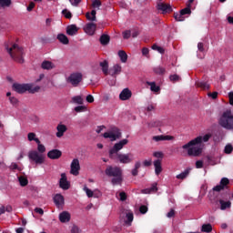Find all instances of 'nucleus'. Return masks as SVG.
<instances>
[{
    "instance_id": "54",
    "label": "nucleus",
    "mask_w": 233,
    "mask_h": 233,
    "mask_svg": "<svg viewBox=\"0 0 233 233\" xmlns=\"http://www.w3.org/2000/svg\"><path fill=\"white\" fill-rule=\"evenodd\" d=\"M93 8H97L99 10V6H101V2L99 0H94L92 3Z\"/></svg>"
},
{
    "instance_id": "10",
    "label": "nucleus",
    "mask_w": 233,
    "mask_h": 233,
    "mask_svg": "<svg viewBox=\"0 0 233 233\" xmlns=\"http://www.w3.org/2000/svg\"><path fill=\"white\" fill-rule=\"evenodd\" d=\"M79 170H81L79 159L74 158L71 162L70 174H72V176H79Z\"/></svg>"
},
{
    "instance_id": "52",
    "label": "nucleus",
    "mask_w": 233,
    "mask_h": 233,
    "mask_svg": "<svg viewBox=\"0 0 233 233\" xmlns=\"http://www.w3.org/2000/svg\"><path fill=\"white\" fill-rule=\"evenodd\" d=\"M10 170H19L21 171V167H19V166L17 165V163L13 162L10 167H9Z\"/></svg>"
},
{
    "instance_id": "24",
    "label": "nucleus",
    "mask_w": 233,
    "mask_h": 233,
    "mask_svg": "<svg viewBox=\"0 0 233 233\" xmlns=\"http://www.w3.org/2000/svg\"><path fill=\"white\" fill-rule=\"evenodd\" d=\"M132 221H134V213H132V211H128L126 213L125 225L132 227Z\"/></svg>"
},
{
    "instance_id": "33",
    "label": "nucleus",
    "mask_w": 233,
    "mask_h": 233,
    "mask_svg": "<svg viewBox=\"0 0 233 233\" xmlns=\"http://www.w3.org/2000/svg\"><path fill=\"white\" fill-rule=\"evenodd\" d=\"M157 191V183H153L151 185V187L144 189V194H152V192Z\"/></svg>"
},
{
    "instance_id": "3",
    "label": "nucleus",
    "mask_w": 233,
    "mask_h": 233,
    "mask_svg": "<svg viewBox=\"0 0 233 233\" xmlns=\"http://www.w3.org/2000/svg\"><path fill=\"white\" fill-rule=\"evenodd\" d=\"M5 47L6 52L9 54L10 57L14 59L16 63H20L23 65L25 63V52L23 51V47H19L17 44L14 42L8 41L5 44Z\"/></svg>"
},
{
    "instance_id": "40",
    "label": "nucleus",
    "mask_w": 233,
    "mask_h": 233,
    "mask_svg": "<svg viewBox=\"0 0 233 233\" xmlns=\"http://www.w3.org/2000/svg\"><path fill=\"white\" fill-rule=\"evenodd\" d=\"M35 133L31 132L27 134V139L28 141H35L36 143H39V138L35 137Z\"/></svg>"
},
{
    "instance_id": "16",
    "label": "nucleus",
    "mask_w": 233,
    "mask_h": 233,
    "mask_svg": "<svg viewBox=\"0 0 233 233\" xmlns=\"http://www.w3.org/2000/svg\"><path fill=\"white\" fill-rule=\"evenodd\" d=\"M130 97H132V91L128 88L123 89L119 95V99L121 101H128Z\"/></svg>"
},
{
    "instance_id": "38",
    "label": "nucleus",
    "mask_w": 233,
    "mask_h": 233,
    "mask_svg": "<svg viewBox=\"0 0 233 233\" xmlns=\"http://www.w3.org/2000/svg\"><path fill=\"white\" fill-rule=\"evenodd\" d=\"M37 144V153L38 154H45L46 152V147H45V145L41 144V140H39V143Z\"/></svg>"
},
{
    "instance_id": "61",
    "label": "nucleus",
    "mask_w": 233,
    "mask_h": 233,
    "mask_svg": "<svg viewBox=\"0 0 233 233\" xmlns=\"http://www.w3.org/2000/svg\"><path fill=\"white\" fill-rule=\"evenodd\" d=\"M86 101L87 103H94V96L88 95V96L86 97Z\"/></svg>"
},
{
    "instance_id": "35",
    "label": "nucleus",
    "mask_w": 233,
    "mask_h": 233,
    "mask_svg": "<svg viewBox=\"0 0 233 233\" xmlns=\"http://www.w3.org/2000/svg\"><path fill=\"white\" fill-rule=\"evenodd\" d=\"M41 66L44 70H52V68H54V64L50 61H44Z\"/></svg>"
},
{
    "instance_id": "45",
    "label": "nucleus",
    "mask_w": 233,
    "mask_h": 233,
    "mask_svg": "<svg viewBox=\"0 0 233 233\" xmlns=\"http://www.w3.org/2000/svg\"><path fill=\"white\" fill-rule=\"evenodd\" d=\"M62 14L64 15L66 19H72V13L70 11H68V9H64L62 11Z\"/></svg>"
},
{
    "instance_id": "51",
    "label": "nucleus",
    "mask_w": 233,
    "mask_h": 233,
    "mask_svg": "<svg viewBox=\"0 0 233 233\" xmlns=\"http://www.w3.org/2000/svg\"><path fill=\"white\" fill-rule=\"evenodd\" d=\"M154 157H157V159H163L165 155L161 151H156L153 153Z\"/></svg>"
},
{
    "instance_id": "57",
    "label": "nucleus",
    "mask_w": 233,
    "mask_h": 233,
    "mask_svg": "<svg viewBox=\"0 0 233 233\" xmlns=\"http://www.w3.org/2000/svg\"><path fill=\"white\" fill-rule=\"evenodd\" d=\"M119 198L121 201H127V193H125V191H122L119 193Z\"/></svg>"
},
{
    "instance_id": "49",
    "label": "nucleus",
    "mask_w": 233,
    "mask_h": 233,
    "mask_svg": "<svg viewBox=\"0 0 233 233\" xmlns=\"http://www.w3.org/2000/svg\"><path fill=\"white\" fill-rule=\"evenodd\" d=\"M75 112H77V113L86 112V107L85 106H77L75 107Z\"/></svg>"
},
{
    "instance_id": "20",
    "label": "nucleus",
    "mask_w": 233,
    "mask_h": 233,
    "mask_svg": "<svg viewBox=\"0 0 233 233\" xmlns=\"http://www.w3.org/2000/svg\"><path fill=\"white\" fill-rule=\"evenodd\" d=\"M79 32V27L76 25H70L66 26V34L67 35H76Z\"/></svg>"
},
{
    "instance_id": "15",
    "label": "nucleus",
    "mask_w": 233,
    "mask_h": 233,
    "mask_svg": "<svg viewBox=\"0 0 233 233\" xmlns=\"http://www.w3.org/2000/svg\"><path fill=\"white\" fill-rule=\"evenodd\" d=\"M63 156V152L59 149H52L47 153V157L49 159H59Z\"/></svg>"
},
{
    "instance_id": "22",
    "label": "nucleus",
    "mask_w": 233,
    "mask_h": 233,
    "mask_svg": "<svg viewBox=\"0 0 233 233\" xmlns=\"http://www.w3.org/2000/svg\"><path fill=\"white\" fill-rule=\"evenodd\" d=\"M171 139H174V137L165 135H158L153 137V141H156L157 143L159 141H171Z\"/></svg>"
},
{
    "instance_id": "32",
    "label": "nucleus",
    "mask_w": 233,
    "mask_h": 233,
    "mask_svg": "<svg viewBox=\"0 0 233 233\" xmlns=\"http://www.w3.org/2000/svg\"><path fill=\"white\" fill-rule=\"evenodd\" d=\"M100 66L102 68V72L105 74V76H108V61L105 60L103 62H100Z\"/></svg>"
},
{
    "instance_id": "31",
    "label": "nucleus",
    "mask_w": 233,
    "mask_h": 233,
    "mask_svg": "<svg viewBox=\"0 0 233 233\" xmlns=\"http://www.w3.org/2000/svg\"><path fill=\"white\" fill-rule=\"evenodd\" d=\"M153 71L157 76H164V74H166V72H167V69L165 67L161 66H157L153 68Z\"/></svg>"
},
{
    "instance_id": "48",
    "label": "nucleus",
    "mask_w": 233,
    "mask_h": 233,
    "mask_svg": "<svg viewBox=\"0 0 233 233\" xmlns=\"http://www.w3.org/2000/svg\"><path fill=\"white\" fill-rule=\"evenodd\" d=\"M233 151V147L230 144H228L225 148H224V152L225 154H232Z\"/></svg>"
},
{
    "instance_id": "25",
    "label": "nucleus",
    "mask_w": 233,
    "mask_h": 233,
    "mask_svg": "<svg viewBox=\"0 0 233 233\" xmlns=\"http://www.w3.org/2000/svg\"><path fill=\"white\" fill-rule=\"evenodd\" d=\"M218 203L220 204V210H227V208H230V207H232V202H230V200L225 201L223 199H219Z\"/></svg>"
},
{
    "instance_id": "27",
    "label": "nucleus",
    "mask_w": 233,
    "mask_h": 233,
    "mask_svg": "<svg viewBox=\"0 0 233 233\" xmlns=\"http://www.w3.org/2000/svg\"><path fill=\"white\" fill-rule=\"evenodd\" d=\"M96 14H97V11H96L95 9H93L91 11V13L87 12L86 14V17L87 21H97V17L96 16Z\"/></svg>"
},
{
    "instance_id": "13",
    "label": "nucleus",
    "mask_w": 233,
    "mask_h": 233,
    "mask_svg": "<svg viewBox=\"0 0 233 233\" xmlns=\"http://www.w3.org/2000/svg\"><path fill=\"white\" fill-rule=\"evenodd\" d=\"M54 203L57 208L63 209V207H65V197L61 194H56L54 197Z\"/></svg>"
},
{
    "instance_id": "12",
    "label": "nucleus",
    "mask_w": 233,
    "mask_h": 233,
    "mask_svg": "<svg viewBox=\"0 0 233 233\" xmlns=\"http://www.w3.org/2000/svg\"><path fill=\"white\" fill-rule=\"evenodd\" d=\"M229 184H230V180H228V178L227 177H223L220 180V184L213 187V191L221 192V190H225V187H227V185H229Z\"/></svg>"
},
{
    "instance_id": "46",
    "label": "nucleus",
    "mask_w": 233,
    "mask_h": 233,
    "mask_svg": "<svg viewBox=\"0 0 233 233\" xmlns=\"http://www.w3.org/2000/svg\"><path fill=\"white\" fill-rule=\"evenodd\" d=\"M84 190L86 191L87 198H94V191L86 187V186L84 187Z\"/></svg>"
},
{
    "instance_id": "11",
    "label": "nucleus",
    "mask_w": 233,
    "mask_h": 233,
    "mask_svg": "<svg viewBox=\"0 0 233 233\" xmlns=\"http://www.w3.org/2000/svg\"><path fill=\"white\" fill-rule=\"evenodd\" d=\"M59 187L62 188V190H68L70 188V182L68 181V178L66 177V173L61 174V178L59 180Z\"/></svg>"
},
{
    "instance_id": "50",
    "label": "nucleus",
    "mask_w": 233,
    "mask_h": 233,
    "mask_svg": "<svg viewBox=\"0 0 233 233\" xmlns=\"http://www.w3.org/2000/svg\"><path fill=\"white\" fill-rule=\"evenodd\" d=\"M12 0H0V6H10Z\"/></svg>"
},
{
    "instance_id": "42",
    "label": "nucleus",
    "mask_w": 233,
    "mask_h": 233,
    "mask_svg": "<svg viewBox=\"0 0 233 233\" xmlns=\"http://www.w3.org/2000/svg\"><path fill=\"white\" fill-rule=\"evenodd\" d=\"M18 180L21 187H26V185H28V178L25 177H19Z\"/></svg>"
},
{
    "instance_id": "4",
    "label": "nucleus",
    "mask_w": 233,
    "mask_h": 233,
    "mask_svg": "<svg viewBox=\"0 0 233 233\" xmlns=\"http://www.w3.org/2000/svg\"><path fill=\"white\" fill-rule=\"evenodd\" d=\"M107 177H113L111 179L112 185H122L123 183V170L119 167L107 166L105 170Z\"/></svg>"
},
{
    "instance_id": "2",
    "label": "nucleus",
    "mask_w": 233,
    "mask_h": 233,
    "mask_svg": "<svg viewBox=\"0 0 233 233\" xmlns=\"http://www.w3.org/2000/svg\"><path fill=\"white\" fill-rule=\"evenodd\" d=\"M210 137H212V134H206L204 137H198L195 139H192L187 144L182 146L184 150H187V155L193 157H198V156H201L203 152V148L198 145H201L207 143Z\"/></svg>"
},
{
    "instance_id": "39",
    "label": "nucleus",
    "mask_w": 233,
    "mask_h": 233,
    "mask_svg": "<svg viewBox=\"0 0 233 233\" xmlns=\"http://www.w3.org/2000/svg\"><path fill=\"white\" fill-rule=\"evenodd\" d=\"M211 230H212V225L211 224H204L201 227V232L210 233Z\"/></svg>"
},
{
    "instance_id": "14",
    "label": "nucleus",
    "mask_w": 233,
    "mask_h": 233,
    "mask_svg": "<svg viewBox=\"0 0 233 233\" xmlns=\"http://www.w3.org/2000/svg\"><path fill=\"white\" fill-rule=\"evenodd\" d=\"M58 219L60 223H68L72 219V215L68 211H62L58 216Z\"/></svg>"
},
{
    "instance_id": "43",
    "label": "nucleus",
    "mask_w": 233,
    "mask_h": 233,
    "mask_svg": "<svg viewBox=\"0 0 233 233\" xmlns=\"http://www.w3.org/2000/svg\"><path fill=\"white\" fill-rule=\"evenodd\" d=\"M169 80L172 83H177V81H181V76L178 75H170L169 76Z\"/></svg>"
},
{
    "instance_id": "55",
    "label": "nucleus",
    "mask_w": 233,
    "mask_h": 233,
    "mask_svg": "<svg viewBox=\"0 0 233 233\" xmlns=\"http://www.w3.org/2000/svg\"><path fill=\"white\" fill-rule=\"evenodd\" d=\"M131 35H132V33L130 32V30H127L123 32L124 39H130Z\"/></svg>"
},
{
    "instance_id": "47",
    "label": "nucleus",
    "mask_w": 233,
    "mask_h": 233,
    "mask_svg": "<svg viewBox=\"0 0 233 233\" xmlns=\"http://www.w3.org/2000/svg\"><path fill=\"white\" fill-rule=\"evenodd\" d=\"M174 17L176 19V21H185V16L183 15H181V13H175L174 14Z\"/></svg>"
},
{
    "instance_id": "53",
    "label": "nucleus",
    "mask_w": 233,
    "mask_h": 233,
    "mask_svg": "<svg viewBox=\"0 0 233 233\" xmlns=\"http://www.w3.org/2000/svg\"><path fill=\"white\" fill-rule=\"evenodd\" d=\"M139 212L140 214H147V212H148V207L145 205L140 206Z\"/></svg>"
},
{
    "instance_id": "17",
    "label": "nucleus",
    "mask_w": 233,
    "mask_h": 233,
    "mask_svg": "<svg viewBox=\"0 0 233 233\" xmlns=\"http://www.w3.org/2000/svg\"><path fill=\"white\" fill-rule=\"evenodd\" d=\"M157 10H160L163 12V14H168L169 12H172V6L168 4H165L163 2H159L157 4Z\"/></svg>"
},
{
    "instance_id": "56",
    "label": "nucleus",
    "mask_w": 233,
    "mask_h": 233,
    "mask_svg": "<svg viewBox=\"0 0 233 233\" xmlns=\"http://www.w3.org/2000/svg\"><path fill=\"white\" fill-rule=\"evenodd\" d=\"M9 101L14 106H15V105L19 103V100H17V98H15V96H10Z\"/></svg>"
},
{
    "instance_id": "58",
    "label": "nucleus",
    "mask_w": 233,
    "mask_h": 233,
    "mask_svg": "<svg viewBox=\"0 0 233 233\" xmlns=\"http://www.w3.org/2000/svg\"><path fill=\"white\" fill-rule=\"evenodd\" d=\"M34 8H35V3L30 2L29 5L27 6V12H32V10H34Z\"/></svg>"
},
{
    "instance_id": "60",
    "label": "nucleus",
    "mask_w": 233,
    "mask_h": 233,
    "mask_svg": "<svg viewBox=\"0 0 233 233\" xmlns=\"http://www.w3.org/2000/svg\"><path fill=\"white\" fill-rule=\"evenodd\" d=\"M71 233H79V227H77L76 225H73V227L71 228Z\"/></svg>"
},
{
    "instance_id": "1",
    "label": "nucleus",
    "mask_w": 233,
    "mask_h": 233,
    "mask_svg": "<svg viewBox=\"0 0 233 233\" xmlns=\"http://www.w3.org/2000/svg\"><path fill=\"white\" fill-rule=\"evenodd\" d=\"M125 145H128V139L124 138L116 143L111 149H109V158L116 163H121L122 165H128L134 161V155L132 153H119V150H123Z\"/></svg>"
},
{
    "instance_id": "63",
    "label": "nucleus",
    "mask_w": 233,
    "mask_h": 233,
    "mask_svg": "<svg viewBox=\"0 0 233 233\" xmlns=\"http://www.w3.org/2000/svg\"><path fill=\"white\" fill-rule=\"evenodd\" d=\"M196 168H203V160H198L196 162Z\"/></svg>"
},
{
    "instance_id": "7",
    "label": "nucleus",
    "mask_w": 233,
    "mask_h": 233,
    "mask_svg": "<svg viewBox=\"0 0 233 233\" xmlns=\"http://www.w3.org/2000/svg\"><path fill=\"white\" fill-rule=\"evenodd\" d=\"M103 137L110 139V141H117V139H121V130L116 127H113L109 132L103 134Z\"/></svg>"
},
{
    "instance_id": "9",
    "label": "nucleus",
    "mask_w": 233,
    "mask_h": 233,
    "mask_svg": "<svg viewBox=\"0 0 233 233\" xmlns=\"http://www.w3.org/2000/svg\"><path fill=\"white\" fill-rule=\"evenodd\" d=\"M67 83H70L72 86H79V83L83 81V74L80 72L72 73L66 79Z\"/></svg>"
},
{
    "instance_id": "29",
    "label": "nucleus",
    "mask_w": 233,
    "mask_h": 233,
    "mask_svg": "<svg viewBox=\"0 0 233 233\" xmlns=\"http://www.w3.org/2000/svg\"><path fill=\"white\" fill-rule=\"evenodd\" d=\"M196 86L201 88V90H208L210 88V85L205 81L196 82Z\"/></svg>"
},
{
    "instance_id": "19",
    "label": "nucleus",
    "mask_w": 233,
    "mask_h": 233,
    "mask_svg": "<svg viewBox=\"0 0 233 233\" xmlns=\"http://www.w3.org/2000/svg\"><path fill=\"white\" fill-rule=\"evenodd\" d=\"M96 28H97V25L95 23H88L86 25L85 32L86 34H88V35H94L96 33Z\"/></svg>"
},
{
    "instance_id": "21",
    "label": "nucleus",
    "mask_w": 233,
    "mask_h": 233,
    "mask_svg": "<svg viewBox=\"0 0 233 233\" xmlns=\"http://www.w3.org/2000/svg\"><path fill=\"white\" fill-rule=\"evenodd\" d=\"M56 137H63V136H65V132H66L68 128L63 124H58L56 127Z\"/></svg>"
},
{
    "instance_id": "18",
    "label": "nucleus",
    "mask_w": 233,
    "mask_h": 233,
    "mask_svg": "<svg viewBox=\"0 0 233 233\" xmlns=\"http://www.w3.org/2000/svg\"><path fill=\"white\" fill-rule=\"evenodd\" d=\"M121 65L116 64L115 66H113V67L109 69V76H112V77H116V76H119V74H121Z\"/></svg>"
},
{
    "instance_id": "62",
    "label": "nucleus",
    "mask_w": 233,
    "mask_h": 233,
    "mask_svg": "<svg viewBox=\"0 0 233 233\" xmlns=\"http://www.w3.org/2000/svg\"><path fill=\"white\" fill-rule=\"evenodd\" d=\"M143 166H144V167H151V166H152V159L144 160V161H143Z\"/></svg>"
},
{
    "instance_id": "5",
    "label": "nucleus",
    "mask_w": 233,
    "mask_h": 233,
    "mask_svg": "<svg viewBox=\"0 0 233 233\" xmlns=\"http://www.w3.org/2000/svg\"><path fill=\"white\" fill-rule=\"evenodd\" d=\"M218 124L226 130H233V114L232 111H225L218 120Z\"/></svg>"
},
{
    "instance_id": "59",
    "label": "nucleus",
    "mask_w": 233,
    "mask_h": 233,
    "mask_svg": "<svg viewBox=\"0 0 233 233\" xmlns=\"http://www.w3.org/2000/svg\"><path fill=\"white\" fill-rule=\"evenodd\" d=\"M198 49L199 52H205V46L203 45V43L199 42L198 44Z\"/></svg>"
},
{
    "instance_id": "36",
    "label": "nucleus",
    "mask_w": 233,
    "mask_h": 233,
    "mask_svg": "<svg viewBox=\"0 0 233 233\" xmlns=\"http://www.w3.org/2000/svg\"><path fill=\"white\" fill-rule=\"evenodd\" d=\"M188 174H190V169H186L182 173L177 175V179H186V177H188Z\"/></svg>"
},
{
    "instance_id": "41",
    "label": "nucleus",
    "mask_w": 233,
    "mask_h": 233,
    "mask_svg": "<svg viewBox=\"0 0 233 233\" xmlns=\"http://www.w3.org/2000/svg\"><path fill=\"white\" fill-rule=\"evenodd\" d=\"M72 101L76 105H83V97L81 96H73Z\"/></svg>"
},
{
    "instance_id": "64",
    "label": "nucleus",
    "mask_w": 233,
    "mask_h": 233,
    "mask_svg": "<svg viewBox=\"0 0 233 233\" xmlns=\"http://www.w3.org/2000/svg\"><path fill=\"white\" fill-rule=\"evenodd\" d=\"M229 104L233 105V92L228 93Z\"/></svg>"
},
{
    "instance_id": "23",
    "label": "nucleus",
    "mask_w": 233,
    "mask_h": 233,
    "mask_svg": "<svg viewBox=\"0 0 233 233\" xmlns=\"http://www.w3.org/2000/svg\"><path fill=\"white\" fill-rule=\"evenodd\" d=\"M153 165L155 167V174L157 176H159L161 172H163V167L161 166V159H157L153 162Z\"/></svg>"
},
{
    "instance_id": "6",
    "label": "nucleus",
    "mask_w": 233,
    "mask_h": 233,
    "mask_svg": "<svg viewBox=\"0 0 233 233\" xmlns=\"http://www.w3.org/2000/svg\"><path fill=\"white\" fill-rule=\"evenodd\" d=\"M13 90L17 94H25V92H29V94H35V92H39L41 87L36 86L32 88V85L30 84H13Z\"/></svg>"
},
{
    "instance_id": "37",
    "label": "nucleus",
    "mask_w": 233,
    "mask_h": 233,
    "mask_svg": "<svg viewBox=\"0 0 233 233\" xmlns=\"http://www.w3.org/2000/svg\"><path fill=\"white\" fill-rule=\"evenodd\" d=\"M180 14L184 17H185V15H190V14H192V10L190 9V5H188V6L187 5V7H185L184 9H181Z\"/></svg>"
},
{
    "instance_id": "26",
    "label": "nucleus",
    "mask_w": 233,
    "mask_h": 233,
    "mask_svg": "<svg viewBox=\"0 0 233 233\" xmlns=\"http://www.w3.org/2000/svg\"><path fill=\"white\" fill-rule=\"evenodd\" d=\"M56 39H58L59 43L62 45H68L70 43V40H68V36L65 34H58L56 36Z\"/></svg>"
},
{
    "instance_id": "8",
    "label": "nucleus",
    "mask_w": 233,
    "mask_h": 233,
    "mask_svg": "<svg viewBox=\"0 0 233 233\" xmlns=\"http://www.w3.org/2000/svg\"><path fill=\"white\" fill-rule=\"evenodd\" d=\"M30 161H34L35 165H43L45 163V155L38 153L37 150H31L28 152Z\"/></svg>"
},
{
    "instance_id": "44",
    "label": "nucleus",
    "mask_w": 233,
    "mask_h": 233,
    "mask_svg": "<svg viewBox=\"0 0 233 233\" xmlns=\"http://www.w3.org/2000/svg\"><path fill=\"white\" fill-rule=\"evenodd\" d=\"M152 50H157V52H159V54H165V49L156 44H154L152 46Z\"/></svg>"
},
{
    "instance_id": "30",
    "label": "nucleus",
    "mask_w": 233,
    "mask_h": 233,
    "mask_svg": "<svg viewBox=\"0 0 233 233\" xmlns=\"http://www.w3.org/2000/svg\"><path fill=\"white\" fill-rule=\"evenodd\" d=\"M147 85H148V86H150V90L151 92H155L156 94H157V92H159L161 90V87H159V86L156 85V82H147Z\"/></svg>"
},
{
    "instance_id": "28",
    "label": "nucleus",
    "mask_w": 233,
    "mask_h": 233,
    "mask_svg": "<svg viewBox=\"0 0 233 233\" xmlns=\"http://www.w3.org/2000/svg\"><path fill=\"white\" fill-rule=\"evenodd\" d=\"M100 45L106 46L110 43V35L103 34L99 38Z\"/></svg>"
},
{
    "instance_id": "34",
    "label": "nucleus",
    "mask_w": 233,
    "mask_h": 233,
    "mask_svg": "<svg viewBox=\"0 0 233 233\" xmlns=\"http://www.w3.org/2000/svg\"><path fill=\"white\" fill-rule=\"evenodd\" d=\"M118 56L122 63H127V61H128V55L123 50L118 51Z\"/></svg>"
}]
</instances>
